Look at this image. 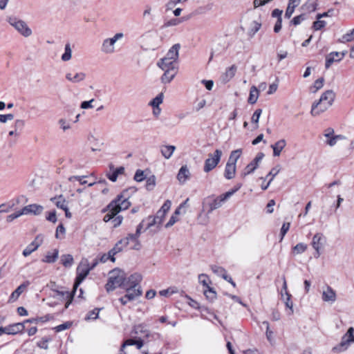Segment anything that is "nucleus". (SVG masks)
<instances>
[{"instance_id":"a211bd4d","label":"nucleus","mask_w":354,"mask_h":354,"mask_svg":"<svg viewBox=\"0 0 354 354\" xmlns=\"http://www.w3.org/2000/svg\"><path fill=\"white\" fill-rule=\"evenodd\" d=\"M44 208L41 205L37 204H31L25 206L21 209L22 215H28V214H34L39 215L40 214Z\"/></svg>"},{"instance_id":"c03bdc74","label":"nucleus","mask_w":354,"mask_h":354,"mask_svg":"<svg viewBox=\"0 0 354 354\" xmlns=\"http://www.w3.org/2000/svg\"><path fill=\"white\" fill-rule=\"evenodd\" d=\"M52 200L54 201L55 205L58 208H60L62 209H66L67 203H66V200L63 198L62 196H59L58 197H55Z\"/></svg>"},{"instance_id":"1a4fd4ad","label":"nucleus","mask_w":354,"mask_h":354,"mask_svg":"<svg viewBox=\"0 0 354 354\" xmlns=\"http://www.w3.org/2000/svg\"><path fill=\"white\" fill-rule=\"evenodd\" d=\"M221 156L222 151L220 149H216L214 153L209 154L208 158L205 161L204 171L208 173L214 169L220 162Z\"/></svg>"},{"instance_id":"864d4df0","label":"nucleus","mask_w":354,"mask_h":354,"mask_svg":"<svg viewBox=\"0 0 354 354\" xmlns=\"http://www.w3.org/2000/svg\"><path fill=\"white\" fill-rule=\"evenodd\" d=\"M65 232H66V230H65V227H64L63 224H59L56 229L55 237L57 239H63L64 236L65 234Z\"/></svg>"},{"instance_id":"a19ab883","label":"nucleus","mask_w":354,"mask_h":354,"mask_svg":"<svg viewBox=\"0 0 354 354\" xmlns=\"http://www.w3.org/2000/svg\"><path fill=\"white\" fill-rule=\"evenodd\" d=\"M72 57V48L70 43H66L64 46V53L62 54L61 59L63 62H68Z\"/></svg>"},{"instance_id":"2eb2a0df","label":"nucleus","mask_w":354,"mask_h":354,"mask_svg":"<svg viewBox=\"0 0 354 354\" xmlns=\"http://www.w3.org/2000/svg\"><path fill=\"white\" fill-rule=\"evenodd\" d=\"M43 243V236L41 234L37 235L34 241H32L23 251V255L28 257L31 254L32 252L37 250L38 248Z\"/></svg>"},{"instance_id":"9b49d317","label":"nucleus","mask_w":354,"mask_h":354,"mask_svg":"<svg viewBox=\"0 0 354 354\" xmlns=\"http://www.w3.org/2000/svg\"><path fill=\"white\" fill-rule=\"evenodd\" d=\"M28 198L24 196L21 195L15 198L11 199L7 203H2L0 205V213H7L10 210L15 208V207L22 202H27Z\"/></svg>"},{"instance_id":"58836bf2","label":"nucleus","mask_w":354,"mask_h":354,"mask_svg":"<svg viewBox=\"0 0 354 354\" xmlns=\"http://www.w3.org/2000/svg\"><path fill=\"white\" fill-rule=\"evenodd\" d=\"M211 270L214 273H215L218 276H221L225 280H227L228 275L227 274V271L223 267L213 265L211 266Z\"/></svg>"},{"instance_id":"4468645a","label":"nucleus","mask_w":354,"mask_h":354,"mask_svg":"<svg viewBox=\"0 0 354 354\" xmlns=\"http://www.w3.org/2000/svg\"><path fill=\"white\" fill-rule=\"evenodd\" d=\"M228 198L225 196V194H221L218 196L211 199V201L208 202V210L207 213L210 214L214 209H216L222 206L223 203H225Z\"/></svg>"},{"instance_id":"5701e85b","label":"nucleus","mask_w":354,"mask_h":354,"mask_svg":"<svg viewBox=\"0 0 354 354\" xmlns=\"http://www.w3.org/2000/svg\"><path fill=\"white\" fill-rule=\"evenodd\" d=\"M28 285L29 282L26 281L21 284L19 286H18L17 289L10 295L8 300V303L12 304L16 301L21 295V294L25 290V289L28 287Z\"/></svg>"},{"instance_id":"6e6552de","label":"nucleus","mask_w":354,"mask_h":354,"mask_svg":"<svg viewBox=\"0 0 354 354\" xmlns=\"http://www.w3.org/2000/svg\"><path fill=\"white\" fill-rule=\"evenodd\" d=\"M171 201L169 200H167L162 205L161 208L157 212L156 215L152 218V221L148 223L147 228H149L153 225L162 224L167 212L171 207Z\"/></svg>"},{"instance_id":"aec40b11","label":"nucleus","mask_w":354,"mask_h":354,"mask_svg":"<svg viewBox=\"0 0 354 354\" xmlns=\"http://www.w3.org/2000/svg\"><path fill=\"white\" fill-rule=\"evenodd\" d=\"M322 299L325 302L333 303L336 301V292L330 286H326L322 291Z\"/></svg>"},{"instance_id":"473e14b6","label":"nucleus","mask_w":354,"mask_h":354,"mask_svg":"<svg viewBox=\"0 0 354 354\" xmlns=\"http://www.w3.org/2000/svg\"><path fill=\"white\" fill-rule=\"evenodd\" d=\"M281 299L285 303V305L286 308H289L290 313L289 314L291 315L293 313V304L291 301V297L292 295L290 293H286V295L283 294V292H281Z\"/></svg>"},{"instance_id":"f257e3e1","label":"nucleus","mask_w":354,"mask_h":354,"mask_svg":"<svg viewBox=\"0 0 354 354\" xmlns=\"http://www.w3.org/2000/svg\"><path fill=\"white\" fill-rule=\"evenodd\" d=\"M91 271V268H89V263L87 259H83L81 261L80 263L77 268V276L75 278V281L73 286V291H57V294L62 296L64 299L66 300L65 304V308H68L69 305L71 304L73 296L77 290V287L80 285V283L84 281V279L87 277Z\"/></svg>"},{"instance_id":"6ab92c4d","label":"nucleus","mask_w":354,"mask_h":354,"mask_svg":"<svg viewBox=\"0 0 354 354\" xmlns=\"http://www.w3.org/2000/svg\"><path fill=\"white\" fill-rule=\"evenodd\" d=\"M109 167V171H107L106 176L112 182H115L118 176L123 174L124 172V168L123 167L115 168L113 164H110Z\"/></svg>"},{"instance_id":"69168bd1","label":"nucleus","mask_w":354,"mask_h":354,"mask_svg":"<svg viewBox=\"0 0 354 354\" xmlns=\"http://www.w3.org/2000/svg\"><path fill=\"white\" fill-rule=\"evenodd\" d=\"M124 247H125L124 245V241L122 239H121L115 244V245L113 247V248H112V250L115 254H117L121 252Z\"/></svg>"},{"instance_id":"423d86ee","label":"nucleus","mask_w":354,"mask_h":354,"mask_svg":"<svg viewBox=\"0 0 354 354\" xmlns=\"http://www.w3.org/2000/svg\"><path fill=\"white\" fill-rule=\"evenodd\" d=\"M124 34L122 32H118L112 37L106 38L103 40L101 46V51L104 54L111 55L115 52V44L117 41L122 39Z\"/></svg>"},{"instance_id":"49530a36","label":"nucleus","mask_w":354,"mask_h":354,"mask_svg":"<svg viewBox=\"0 0 354 354\" xmlns=\"http://www.w3.org/2000/svg\"><path fill=\"white\" fill-rule=\"evenodd\" d=\"M203 292L206 298L210 301H213L216 297V292L211 287H207V289H204Z\"/></svg>"},{"instance_id":"f704fd0d","label":"nucleus","mask_w":354,"mask_h":354,"mask_svg":"<svg viewBox=\"0 0 354 354\" xmlns=\"http://www.w3.org/2000/svg\"><path fill=\"white\" fill-rule=\"evenodd\" d=\"M176 147L173 145H163L160 147L162 155L167 159H169L173 154Z\"/></svg>"},{"instance_id":"5fc2aeb1","label":"nucleus","mask_w":354,"mask_h":354,"mask_svg":"<svg viewBox=\"0 0 354 354\" xmlns=\"http://www.w3.org/2000/svg\"><path fill=\"white\" fill-rule=\"evenodd\" d=\"M156 185V178L154 176H152L147 179L146 181V188L148 190H151L153 189Z\"/></svg>"},{"instance_id":"a878e982","label":"nucleus","mask_w":354,"mask_h":354,"mask_svg":"<svg viewBox=\"0 0 354 354\" xmlns=\"http://www.w3.org/2000/svg\"><path fill=\"white\" fill-rule=\"evenodd\" d=\"M190 177V172L187 165L182 166L177 174V179L180 184H184Z\"/></svg>"},{"instance_id":"f3484780","label":"nucleus","mask_w":354,"mask_h":354,"mask_svg":"<svg viewBox=\"0 0 354 354\" xmlns=\"http://www.w3.org/2000/svg\"><path fill=\"white\" fill-rule=\"evenodd\" d=\"M142 275L139 273H133L129 277L125 276V284H124V288H138V287H140L139 283L142 281Z\"/></svg>"},{"instance_id":"de8ad7c7","label":"nucleus","mask_w":354,"mask_h":354,"mask_svg":"<svg viewBox=\"0 0 354 354\" xmlns=\"http://www.w3.org/2000/svg\"><path fill=\"white\" fill-rule=\"evenodd\" d=\"M61 261L64 266L71 267L73 263V258L71 254H63L61 257Z\"/></svg>"},{"instance_id":"a18cd8bd","label":"nucleus","mask_w":354,"mask_h":354,"mask_svg":"<svg viewBox=\"0 0 354 354\" xmlns=\"http://www.w3.org/2000/svg\"><path fill=\"white\" fill-rule=\"evenodd\" d=\"M26 125V121L24 120H17L15 122L14 128L15 129L13 131H10L9 133H15L17 131H22L24 130Z\"/></svg>"},{"instance_id":"0eeeda50","label":"nucleus","mask_w":354,"mask_h":354,"mask_svg":"<svg viewBox=\"0 0 354 354\" xmlns=\"http://www.w3.org/2000/svg\"><path fill=\"white\" fill-rule=\"evenodd\" d=\"M351 343H354V328L350 327L346 333L342 337L341 342L333 348L336 352L346 351Z\"/></svg>"},{"instance_id":"4c0bfd02","label":"nucleus","mask_w":354,"mask_h":354,"mask_svg":"<svg viewBox=\"0 0 354 354\" xmlns=\"http://www.w3.org/2000/svg\"><path fill=\"white\" fill-rule=\"evenodd\" d=\"M324 84V78L320 77L315 81L313 84L309 88L310 92L312 93H316L319 90H320Z\"/></svg>"},{"instance_id":"2f4dec72","label":"nucleus","mask_w":354,"mask_h":354,"mask_svg":"<svg viewBox=\"0 0 354 354\" xmlns=\"http://www.w3.org/2000/svg\"><path fill=\"white\" fill-rule=\"evenodd\" d=\"M286 140L283 139L280 140L272 145L271 147L273 149V155L274 156H279L283 149L286 147Z\"/></svg>"},{"instance_id":"ddd939ff","label":"nucleus","mask_w":354,"mask_h":354,"mask_svg":"<svg viewBox=\"0 0 354 354\" xmlns=\"http://www.w3.org/2000/svg\"><path fill=\"white\" fill-rule=\"evenodd\" d=\"M126 290V295L120 298V301L122 305H126L129 301H133L142 295L140 287L138 288H124Z\"/></svg>"},{"instance_id":"c9c22d12","label":"nucleus","mask_w":354,"mask_h":354,"mask_svg":"<svg viewBox=\"0 0 354 354\" xmlns=\"http://www.w3.org/2000/svg\"><path fill=\"white\" fill-rule=\"evenodd\" d=\"M261 27V23L258 22L257 21H252L250 23L248 35L250 37H253L254 36V35L260 30Z\"/></svg>"},{"instance_id":"20e7f679","label":"nucleus","mask_w":354,"mask_h":354,"mask_svg":"<svg viewBox=\"0 0 354 354\" xmlns=\"http://www.w3.org/2000/svg\"><path fill=\"white\" fill-rule=\"evenodd\" d=\"M124 284H125V272L120 269H114L109 272L105 288L107 292H110L118 287L124 288Z\"/></svg>"},{"instance_id":"c85d7f7f","label":"nucleus","mask_w":354,"mask_h":354,"mask_svg":"<svg viewBox=\"0 0 354 354\" xmlns=\"http://www.w3.org/2000/svg\"><path fill=\"white\" fill-rule=\"evenodd\" d=\"M236 174V165L234 163H231L227 162L225 168L224 176L225 178L230 180L232 179L235 176Z\"/></svg>"},{"instance_id":"4be33fe9","label":"nucleus","mask_w":354,"mask_h":354,"mask_svg":"<svg viewBox=\"0 0 354 354\" xmlns=\"http://www.w3.org/2000/svg\"><path fill=\"white\" fill-rule=\"evenodd\" d=\"M164 73L162 75L160 80L161 82L164 84L170 83L174 78L176 77V75L178 73V68H171V69H167L163 70Z\"/></svg>"},{"instance_id":"f8f14e48","label":"nucleus","mask_w":354,"mask_h":354,"mask_svg":"<svg viewBox=\"0 0 354 354\" xmlns=\"http://www.w3.org/2000/svg\"><path fill=\"white\" fill-rule=\"evenodd\" d=\"M326 237L322 233H316L312 239L311 245L313 249L315 250L314 254V257L315 258H319L321 254V250L323 248L324 243H326Z\"/></svg>"},{"instance_id":"412c9836","label":"nucleus","mask_w":354,"mask_h":354,"mask_svg":"<svg viewBox=\"0 0 354 354\" xmlns=\"http://www.w3.org/2000/svg\"><path fill=\"white\" fill-rule=\"evenodd\" d=\"M180 48L179 44L173 45L163 58L173 62H178Z\"/></svg>"},{"instance_id":"09e8293b","label":"nucleus","mask_w":354,"mask_h":354,"mask_svg":"<svg viewBox=\"0 0 354 354\" xmlns=\"http://www.w3.org/2000/svg\"><path fill=\"white\" fill-rule=\"evenodd\" d=\"M163 98V93H160L150 102L149 104L152 107H159V105L162 103Z\"/></svg>"},{"instance_id":"dca6fc26","label":"nucleus","mask_w":354,"mask_h":354,"mask_svg":"<svg viewBox=\"0 0 354 354\" xmlns=\"http://www.w3.org/2000/svg\"><path fill=\"white\" fill-rule=\"evenodd\" d=\"M263 156L264 155L263 153H259L254 158V160L245 167L241 175L245 177L247 175L254 172V170L258 167L259 163L261 161Z\"/></svg>"},{"instance_id":"b1692460","label":"nucleus","mask_w":354,"mask_h":354,"mask_svg":"<svg viewBox=\"0 0 354 354\" xmlns=\"http://www.w3.org/2000/svg\"><path fill=\"white\" fill-rule=\"evenodd\" d=\"M157 65L162 70L171 69V68L173 69L174 68L178 69V62H173L171 60H167L165 58L160 59L158 62Z\"/></svg>"},{"instance_id":"0e129e2a","label":"nucleus","mask_w":354,"mask_h":354,"mask_svg":"<svg viewBox=\"0 0 354 354\" xmlns=\"http://www.w3.org/2000/svg\"><path fill=\"white\" fill-rule=\"evenodd\" d=\"M290 226V223H284L281 228V241L283 239L284 236L289 230Z\"/></svg>"},{"instance_id":"774afa93","label":"nucleus","mask_w":354,"mask_h":354,"mask_svg":"<svg viewBox=\"0 0 354 354\" xmlns=\"http://www.w3.org/2000/svg\"><path fill=\"white\" fill-rule=\"evenodd\" d=\"M14 118V115L11 113L8 114H0V122L5 123L8 120H12Z\"/></svg>"},{"instance_id":"603ef678","label":"nucleus","mask_w":354,"mask_h":354,"mask_svg":"<svg viewBox=\"0 0 354 354\" xmlns=\"http://www.w3.org/2000/svg\"><path fill=\"white\" fill-rule=\"evenodd\" d=\"M198 281L203 286L204 289H207V287H210L209 286V283L210 282L209 277L205 274H201L198 275Z\"/></svg>"},{"instance_id":"bf43d9fd","label":"nucleus","mask_w":354,"mask_h":354,"mask_svg":"<svg viewBox=\"0 0 354 354\" xmlns=\"http://www.w3.org/2000/svg\"><path fill=\"white\" fill-rule=\"evenodd\" d=\"M71 323H70V322H65L64 324H62L60 325H58V326H55L54 328V330L56 332L59 333V332H61L62 330H66V329L69 328L71 327Z\"/></svg>"},{"instance_id":"cd10ccee","label":"nucleus","mask_w":354,"mask_h":354,"mask_svg":"<svg viewBox=\"0 0 354 354\" xmlns=\"http://www.w3.org/2000/svg\"><path fill=\"white\" fill-rule=\"evenodd\" d=\"M324 142L330 147L334 146L337 141L344 139L342 134H324Z\"/></svg>"},{"instance_id":"7ed1b4c3","label":"nucleus","mask_w":354,"mask_h":354,"mask_svg":"<svg viewBox=\"0 0 354 354\" xmlns=\"http://www.w3.org/2000/svg\"><path fill=\"white\" fill-rule=\"evenodd\" d=\"M335 93L333 90H327L324 92L318 101L313 103L311 106V115L317 116L327 111L333 104Z\"/></svg>"},{"instance_id":"e433bc0d","label":"nucleus","mask_w":354,"mask_h":354,"mask_svg":"<svg viewBox=\"0 0 354 354\" xmlns=\"http://www.w3.org/2000/svg\"><path fill=\"white\" fill-rule=\"evenodd\" d=\"M259 92L258 88L255 86H252L250 88V95L248 97V102L250 104H254L257 102L259 97Z\"/></svg>"},{"instance_id":"f03ea898","label":"nucleus","mask_w":354,"mask_h":354,"mask_svg":"<svg viewBox=\"0 0 354 354\" xmlns=\"http://www.w3.org/2000/svg\"><path fill=\"white\" fill-rule=\"evenodd\" d=\"M131 205V203L128 198L120 194L117 198L113 200L105 209L102 210L103 212H108L103 218V221L106 223L112 221V218L119 212L127 209Z\"/></svg>"},{"instance_id":"6e6d98bb","label":"nucleus","mask_w":354,"mask_h":354,"mask_svg":"<svg viewBox=\"0 0 354 354\" xmlns=\"http://www.w3.org/2000/svg\"><path fill=\"white\" fill-rule=\"evenodd\" d=\"M326 25V22L325 21H322L320 19H317L316 21L313 23V28L315 30H319L323 28Z\"/></svg>"},{"instance_id":"7c9ffc66","label":"nucleus","mask_w":354,"mask_h":354,"mask_svg":"<svg viewBox=\"0 0 354 354\" xmlns=\"http://www.w3.org/2000/svg\"><path fill=\"white\" fill-rule=\"evenodd\" d=\"M236 66L234 65L226 68L225 72L222 75V80L225 82H229L235 75Z\"/></svg>"},{"instance_id":"680f3d73","label":"nucleus","mask_w":354,"mask_h":354,"mask_svg":"<svg viewBox=\"0 0 354 354\" xmlns=\"http://www.w3.org/2000/svg\"><path fill=\"white\" fill-rule=\"evenodd\" d=\"M123 221V217L120 215H116L112 218V224L114 227L120 226Z\"/></svg>"},{"instance_id":"39448f33","label":"nucleus","mask_w":354,"mask_h":354,"mask_svg":"<svg viewBox=\"0 0 354 354\" xmlns=\"http://www.w3.org/2000/svg\"><path fill=\"white\" fill-rule=\"evenodd\" d=\"M6 21L19 34L24 37H28L32 35V30L22 19L15 16H10L7 17Z\"/></svg>"},{"instance_id":"9d476101","label":"nucleus","mask_w":354,"mask_h":354,"mask_svg":"<svg viewBox=\"0 0 354 354\" xmlns=\"http://www.w3.org/2000/svg\"><path fill=\"white\" fill-rule=\"evenodd\" d=\"M143 224L142 223H140L136 229V232L134 234H129L127 237L123 239L124 241V245L127 246L128 245L130 242H132L133 243V245L131 247L132 249L134 250H138L140 247V243L138 241V238L141 234V230L142 229Z\"/></svg>"},{"instance_id":"4d7b16f0","label":"nucleus","mask_w":354,"mask_h":354,"mask_svg":"<svg viewBox=\"0 0 354 354\" xmlns=\"http://www.w3.org/2000/svg\"><path fill=\"white\" fill-rule=\"evenodd\" d=\"M241 187H242L241 183L236 184L234 187V188H232V189H230L228 192L225 193V196H227L228 198H230L234 194H235L237 191H239Z\"/></svg>"},{"instance_id":"393cba45","label":"nucleus","mask_w":354,"mask_h":354,"mask_svg":"<svg viewBox=\"0 0 354 354\" xmlns=\"http://www.w3.org/2000/svg\"><path fill=\"white\" fill-rule=\"evenodd\" d=\"M4 328L6 334L15 335L24 330L25 326L24 323H16Z\"/></svg>"},{"instance_id":"3c124183","label":"nucleus","mask_w":354,"mask_h":354,"mask_svg":"<svg viewBox=\"0 0 354 354\" xmlns=\"http://www.w3.org/2000/svg\"><path fill=\"white\" fill-rule=\"evenodd\" d=\"M308 246L306 244L299 243L293 248L292 251L296 254H302L306 250Z\"/></svg>"},{"instance_id":"8fccbe9b","label":"nucleus","mask_w":354,"mask_h":354,"mask_svg":"<svg viewBox=\"0 0 354 354\" xmlns=\"http://www.w3.org/2000/svg\"><path fill=\"white\" fill-rule=\"evenodd\" d=\"M241 154V150L237 149L232 151L231 152V154L230 156L229 160L227 162L234 163L236 165L237 160L239 158Z\"/></svg>"},{"instance_id":"37998d69","label":"nucleus","mask_w":354,"mask_h":354,"mask_svg":"<svg viewBox=\"0 0 354 354\" xmlns=\"http://www.w3.org/2000/svg\"><path fill=\"white\" fill-rule=\"evenodd\" d=\"M136 345L138 349H140L143 346V342L141 339L134 340L131 339H129L125 341L122 345L121 351H122L123 348L127 346Z\"/></svg>"},{"instance_id":"ea45409f","label":"nucleus","mask_w":354,"mask_h":354,"mask_svg":"<svg viewBox=\"0 0 354 354\" xmlns=\"http://www.w3.org/2000/svg\"><path fill=\"white\" fill-rule=\"evenodd\" d=\"M58 254L59 251L57 249H55L53 252H48L43 259V261L49 263H54L58 258Z\"/></svg>"},{"instance_id":"13d9d810","label":"nucleus","mask_w":354,"mask_h":354,"mask_svg":"<svg viewBox=\"0 0 354 354\" xmlns=\"http://www.w3.org/2000/svg\"><path fill=\"white\" fill-rule=\"evenodd\" d=\"M341 59H342L341 57L338 58V59H335L333 57V53H330V55L326 59V64H325L326 68H328L335 61H339Z\"/></svg>"},{"instance_id":"052dcab7","label":"nucleus","mask_w":354,"mask_h":354,"mask_svg":"<svg viewBox=\"0 0 354 354\" xmlns=\"http://www.w3.org/2000/svg\"><path fill=\"white\" fill-rule=\"evenodd\" d=\"M99 312H100V309L99 308H95L91 311H90L86 317V319H95L98 317V315H99Z\"/></svg>"},{"instance_id":"338daca9","label":"nucleus","mask_w":354,"mask_h":354,"mask_svg":"<svg viewBox=\"0 0 354 354\" xmlns=\"http://www.w3.org/2000/svg\"><path fill=\"white\" fill-rule=\"evenodd\" d=\"M261 113H262V110L260 109H257L254 112V113H253V115L252 116V118H251L252 122L253 123L257 124L259 122V118H260V115H261Z\"/></svg>"},{"instance_id":"72a5a7b5","label":"nucleus","mask_w":354,"mask_h":354,"mask_svg":"<svg viewBox=\"0 0 354 354\" xmlns=\"http://www.w3.org/2000/svg\"><path fill=\"white\" fill-rule=\"evenodd\" d=\"M199 310L201 313V317L204 319L211 320L212 318H214L215 319H218L217 316L209 308L205 306H201V308H199Z\"/></svg>"},{"instance_id":"e2e57ef3","label":"nucleus","mask_w":354,"mask_h":354,"mask_svg":"<svg viewBox=\"0 0 354 354\" xmlns=\"http://www.w3.org/2000/svg\"><path fill=\"white\" fill-rule=\"evenodd\" d=\"M280 171V169L279 167H276L272 168L270 171L268 173V174L266 176L265 180L268 179L269 177L270 178H272V181L273 180L274 178L279 174Z\"/></svg>"},{"instance_id":"79ce46f5","label":"nucleus","mask_w":354,"mask_h":354,"mask_svg":"<svg viewBox=\"0 0 354 354\" xmlns=\"http://www.w3.org/2000/svg\"><path fill=\"white\" fill-rule=\"evenodd\" d=\"M354 40V28L350 30L348 32L343 35L338 41L340 43L351 42Z\"/></svg>"},{"instance_id":"bb28decb","label":"nucleus","mask_w":354,"mask_h":354,"mask_svg":"<svg viewBox=\"0 0 354 354\" xmlns=\"http://www.w3.org/2000/svg\"><path fill=\"white\" fill-rule=\"evenodd\" d=\"M86 77V74L83 72L76 73L75 74H73L71 72H68L66 74V79L72 82V83H79L83 80H84Z\"/></svg>"},{"instance_id":"c756f323","label":"nucleus","mask_w":354,"mask_h":354,"mask_svg":"<svg viewBox=\"0 0 354 354\" xmlns=\"http://www.w3.org/2000/svg\"><path fill=\"white\" fill-rule=\"evenodd\" d=\"M300 3L301 0H289L285 17L288 19L290 18L295 11V8L297 7Z\"/></svg>"}]
</instances>
